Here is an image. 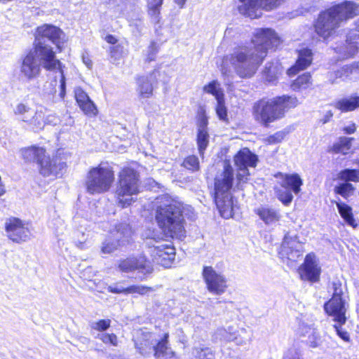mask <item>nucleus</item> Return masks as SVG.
<instances>
[{"label": "nucleus", "instance_id": "13d9d810", "mask_svg": "<svg viewBox=\"0 0 359 359\" xmlns=\"http://www.w3.org/2000/svg\"><path fill=\"white\" fill-rule=\"evenodd\" d=\"M107 291L114 294H126V287L116 284L114 285H109L107 287Z\"/></svg>", "mask_w": 359, "mask_h": 359}, {"label": "nucleus", "instance_id": "bb28decb", "mask_svg": "<svg viewBox=\"0 0 359 359\" xmlns=\"http://www.w3.org/2000/svg\"><path fill=\"white\" fill-rule=\"evenodd\" d=\"M158 72L154 70L149 76H141L137 78V91L144 98L149 97L153 93V83L156 80Z\"/></svg>", "mask_w": 359, "mask_h": 359}, {"label": "nucleus", "instance_id": "20e7f679", "mask_svg": "<svg viewBox=\"0 0 359 359\" xmlns=\"http://www.w3.org/2000/svg\"><path fill=\"white\" fill-rule=\"evenodd\" d=\"M161 200L162 204L158 207L156 214L159 227L172 237L183 236L184 227L181 204L168 196H163Z\"/></svg>", "mask_w": 359, "mask_h": 359}, {"label": "nucleus", "instance_id": "412c9836", "mask_svg": "<svg viewBox=\"0 0 359 359\" xmlns=\"http://www.w3.org/2000/svg\"><path fill=\"white\" fill-rule=\"evenodd\" d=\"M302 244L297 241V237L290 236L289 233L285 235L281 246L280 255L292 262H297L302 255Z\"/></svg>", "mask_w": 359, "mask_h": 359}, {"label": "nucleus", "instance_id": "8fccbe9b", "mask_svg": "<svg viewBox=\"0 0 359 359\" xmlns=\"http://www.w3.org/2000/svg\"><path fill=\"white\" fill-rule=\"evenodd\" d=\"M123 54V47L121 45H116L110 48V57L113 63L118 61Z\"/></svg>", "mask_w": 359, "mask_h": 359}, {"label": "nucleus", "instance_id": "72a5a7b5", "mask_svg": "<svg viewBox=\"0 0 359 359\" xmlns=\"http://www.w3.org/2000/svg\"><path fill=\"white\" fill-rule=\"evenodd\" d=\"M311 85V75L309 73H304L292 81L291 88L294 91H300L310 88Z\"/></svg>", "mask_w": 359, "mask_h": 359}, {"label": "nucleus", "instance_id": "3c124183", "mask_svg": "<svg viewBox=\"0 0 359 359\" xmlns=\"http://www.w3.org/2000/svg\"><path fill=\"white\" fill-rule=\"evenodd\" d=\"M151 288L142 286V285H131L126 287V294L137 293L139 294H144L148 291H150Z\"/></svg>", "mask_w": 359, "mask_h": 359}, {"label": "nucleus", "instance_id": "4c0bfd02", "mask_svg": "<svg viewBox=\"0 0 359 359\" xmlns=\"http://www.w3.org/2000/svg\"><path fill=\"white\" fill-rule=\"evenodd\" d=\"M209 143V134L208 131H198L197 133V145L198 153L201 157H203L204 152Z\"/></svg>", "mask_w": 359, "mask_h": 359}, {"label": "nucleus", "instance_id": "9b49d317", "mask_svg": "<svg viewBox=\"0 0 359 359\" xmlns=\"http://www.w3.org/2000/svg\"><path fill=\"white\" fill-rule=\"evenodd\" d=\"M64 38L65 34L61 29L53 25L44 24L36 29L34 47H45L50 49L53 55H55L53 47L47 42H51L60 48Z\"/></svg>", "mask_w": 359, "mask_h": 359}, {"label": "nucleus", "instance_id": "7c9ffc66", "mask_svg": "<svg viewBox=\"0 0 359 359\" xmlns=\"http://www.w3.org/2000/svg\"><path fill=\"white\" fill-rule=\"evenodd\" d=\"M353 140V137H348L345 136L339 137L337 142L328 147L327 151L329 153L346 155L351 149L352 142Z\"/></svg>", "mask_w": 359, "mask_h": 359}, {"label": "nucleus", "instance_id": "4468645a", "mask_svg": "<svg viewBox=\"0 0 359 359\" xmlns=\"http://www.w3.org/2000/svg\"><path fill=\"white\" fill-rule=\"evenodd\" d=\"M148 245L154 263L165 268L171 266L175 257V249L173 246L153 240H150Z\"/></svg>", "mask_w": 359, "mask_h": 359}, {"label": "nucleus", "instance_id": "de8ad7c7", "mask_svg": "<svg viewBox=\"0 0 359 359\" xmlns=\"http://www.w3.org/2000/svg\"><path fill=\"white\" fill-rule=\"evenodd\" d=\"M96 338L100 339L104 344H110L112 346H118V338L115 334L102 333L98 334Z\"/></svg>", "mask_w": 359, "mask_h": 359}, {"label": "nucleus", "instance_id": "2f4dec72", "mask_svg": "<svg viewBox=\"0 0 359 359\" xmlns=\"http://www.w3.org/2000/svg\"><path fill=\"white\" fill-rule=\"evenodd\" d=\"M46 150L42 147L32 146L22 151L23 158L27 161H36L39 164L45 157Z\"/></svg>", "mask_w": 359, "mask_h": 359}, {"label": "nucleus", "instance_id": "c85d7f7f", "mask_svg": "<svg viewBox=\"0 0 359 359\" xmlns=\"http://www.w3.org/2000/svg\"><path fill=\"white\" fill-rule=\"evenodd\" d=\"M217 337L226 341H235L237 345L246 344L247 339H243L238 334V329L233 326H229L227 329L219 328L216 332Z\"/></svg>", "mask_w": 359, "mask_h": 359}, {"label": "nucleus", "instance_id": "69168bd1", "mask_svg": "<svg viewBox=\"0 0 359 359\" xmlns=\"http://www.w3.org/2000/svg\"><path fill=\"white\" fill-rule=\"evenodd\" d=\"M82 60H83V63L88 67V68H90L91 66H92V61L90 60V59L88 57V56H85V55H83L82 56Z\"/></svg>", "mask_w": 359, "mask_h": 359}, {"label": "nucleus", "instance_id": "39448f33", "mask_svg": "<svg viewBox=\"0 0 359 359\" xmlns=\"http://www.w3.org/2000/svg\"><path fill=\"white\" fill-rule=\"evenodd\" d=\"M234 181V170L229 161H224L223 170L217 172L214 183V201L221 216L232 217L233 205L231 190Z\"/></svg>", "mask_w": 359, "mask_h": 359}, {"label": "nucleus", "instance_id": "49530a36", "mask_svg": "<svg viewBox=\"0 0 359 359\" xmlns=\"http://www.w3.org/2000/svg\"><path fill=\"white\" fill-rule=\"evenodd\" d=\"M302 351L295 346L287 349L283 354V359H304Z\"/></svg>", "mask_w": 359, "mask_h": 359}, {"label": "nucleus", "instance_id": "f704fd0d", "mask_svg": "<svg viewBox=\"0 0 359 359\" xmlns=\"http://www.w3.org/2000/svg\"><path fill=\"white\" fill-rule=\"evenodd\" d=\"M336 205L341 217L345 220V222L348 224L355 226V219L351 207L341 201L336 202Z\"/></svg>", "mask_w": 359, "mask_h": 359}, {"label": "nucleus", "instance_id": "dca6fc26", "mask_svg": "<svg viewBox=\"0 0 359 359\" xmlns=\"http://www.w3.org/2000/svg\"><path fill=\"white\" fill-rule=\"evenodd\" d=\"M326 77L331 84H337L340 81H357L359 80V62H353L329 71Z\"/></svg>", "mask_w": 359, "mask_h": 359}, {"label": "nucleus", "instance_id": "6ab92c4d", "mask_svg": "<svg viewBox=\"0 0 359 359\" xmlns=\"http://www.w3.org/2000/svg\"><path fill=\"white\" fill-rule=\"evenodd\" d=\"M334 50L341 60L353 57L359 50V34L350 30L346 41L337 44Z\"/></svg>", "mask_w": 359, "mask_h": 359}, {"label": "nucleus", "instance_id": "a18cd8bd", "mask_svg": "<svg viewBox=\"0 0 359 359\" xmlns=\"http://www.w3.org/2000/svg\"><path fill=\"white\" fill-rule=\"evenodd\" d=\"M216 113L220 120L225 121L227 116V110L225 107L224 97L217 100Z\"/></svg>", "mask_w": 359, "mask_h": 359}, {"label": "nucleus", "instance_id": "a878e982", "mask_svg": "<svg viewBox=\"0 0 359 359\" xmlns=\"http://www.w3.org/2000/svg\"><path fill=\"white\" fill-rule=\"evenodd\" d=\"M275 177L280 180V184L282 188L287 189L295 194H299L301 191V186L303 184V182L298 174H283L278 172Z\"/></svg>", "mask_w": 359, "mask_h": 359}, {"label": "nucleus", "instance_id": "a211bd4d", "mask_svg": "<svg viewBox=\"0 0 359 359\" xmlns=\"http://www.w3.org/2000/svg\"><path fill=\"white\" fill-rule=\"evenodd\" d=\"M5 228L8 237L13 242L20 243L30 238L31 232L27 225L18 218L8 219L6 222Z\"/></svg>", "mask_w": 359, "mask_h": 359}, {"label": "nucleus", "instance_id": "c03bdc74", "mask_svg": "<svg viewBox=\"0 0 359 359\" xmlns=\"http://www.w3.org/2000/svg\"><path fill=\"white\" fill-rule=\"evenodd\" d=\"M311 334H309L307 344L311 348H316L321 344V337L317 330H311Z\"/></svg>", "mask_w": 359, "mask_h": 359}, {"label": "nucleus", "instance_id": "4d7b16f0", "mask_svg": "<svg viewBox=\"0 0 359 359\" xmlns=\"http://www.w3.org/2000/svg\"><path fill=\"white\" fill-rule=\"evenodd\" d=\"M316 329L313 325H307L305 323H302L299 326V331L302 336L308 337L311 334V330H316Z\"/></svg>", "mask_w": 359, "mask_h": 359}, {"label": "nucleus", "instance_id": "ddd939ff", "mask_svg": "<svg viewBox=\"0 0 359 359\" xmlns=\"http://www.w3.org/2000/svg\"><path fill=\"white\" fill-rule=\"evenodd\" d=\"M133 235V231L127 223H120L116 226V230L112 236L107 237L102 243L101 252L102 254H111L118 247L125 245L130 241Z\"/></svg>", "mask_w": 359, "mask_h": 359}, {"label": "nucleus", "instance_id": "6e6552de", "mask_svg": "<svg viewBox=\"0 0 359 359\" xmlns=\"http://www.w3.org/2000/svg\"><path fill=\"white\" fill-rule=\"evenodd\" d=\"M114 180V175L111 169L102 166L93 168L87 175V191L90 194L106 192L111 187Z\"/></svg>", "mask_w": 359, "mask_h": 359}, {"label": "nucleus", "instance_id": "09e8293b", "mask_svg": "<svg viewBox=\"0 0 359 359\" xmlns=\"http://www.w3.org/2000/svg\"><path fill=\"white\" fill-rule=\"evenodd\" d=\"M111 325V320L102 319L96 322H92L90 326L92 329L97 330L99 332H104L107 330Z\"/></svg>", "mask_w": 359, "mask_h": 359}, {"label": "nucleus", "instance_id": "1a4fd4ad", "mask_svg": "<svg viewBox=\"0 0 359 359\" xmlns=\"http://www.w3.org/2000/svg\"><path fill=\"white\" fill-rule=\"evenodd\" d=\"M332 289V297L325 304L324 309L330 316L333 317L334 322L345 324L346 308L341 283L339 280L333 281Z\"/></svg>", "mask_w": 359, "mask_h": 359}, {"label": "nucleus", "instance_id": "b1692460", "mask_svg": "<svg viewBox=\"0 0 359 359\" xmlns=\"http://www.w3.org/2000/svg\"><path fill=\"white\" fill-rule=\"evenodd\" d=\"M255 212L269 226H276L282 217L280 210L267 205L257 208L255 210Z\"/></svg>", "mask_w": 359, "mask_h": 359}, {"label": "nucleus", "instance_id": "f8f14e48", "mask_svg": "<svg viewBox=\"0 0 359 359\" xmlns=\"http://www.w3.org/2000/svg\"><path fill=\"white\" fill-rule=\"evenodd\" d=\"M13 111L18 120L27 123L34 130L38 131L43 128L45 108L39 107L34 109L29 104L21 102L15 107Z\"/></svg>", "mask_w": 359, "mask_h": 359}, {"label": "nucleus", "instance_id": "5701e85b", "mask_svg": "<svg viewBox=\"0 0 359 359\" xmlns=\"http://www.w3.org/2000/svg\"><path fill=\"white\" fill-rule=\"evenodd\" d=\"M168 333L164 334L163 337L159 340L156 344L154 343L151 344L148 350L144 348L143 346H137L140 353L146 356L154 352L155 357L157 358H159L161 356H164L165 355L169 354V352L173 355L174 353L170 351V348L168 346Z\"/></svg>", "mask_w": 359, "mask_h": 359}, {"label": "nucleus", "instance_id": "7ed1b4c3", "mask_svg": "<svg viewBox=\"0 0 359 359\" xmlns=\"http://www.w3.org/2000/svg\"><path fill=\"white\" fill-rule=\"evenodd\" d=\"M359 15V4L353 1H344L321 12L314 25L316 33L326 39L341 22Z\"/></svg>", "mask_w": 359, "mask_h": 359}, {"label": "nucleus", "instance_id": "0e129e2a", "mask_svg": "<svg viewBox=\"0 0 359 359\" xmlns=\"http://www.w3.org/2000/svg\"><path fill=\"white\" fill-rule=\"evenodd\" d=\"M105 40L107 43L110 44H115L117 41L116 39L111 34H108L106 36Z\"/></svg>", "mask_w": 359, "mask_h": 359}, {"label": "nucleus", "instance_id": "9d476101", "mask_svg": "<svg viewBox=\"0 0 359 359\" xmlns=\"http://www.w3.org/2000/svg\"><path fill=\"white\" fill-rule=\"evenodd\" d=\"M258 156L248 148H243L234 156L233 161L236 168L238 189H243V184H246L250 175L249 168H255L258 162Z\"/></svg>", "mask_w": 359, "mask_h": 359}, {"label": "nucleus", "instance_id": "338daca9", "mask_svg": "<svg viewBox=\"0 0 359 359\" xmlns=\"http://www.w3.org/2000/svg\"><path fill=\"white\" fill-rule=\"evenodd\" d=\"M6 193V188L4 183L0 184V197Z\"/></svg>", "mask_w": 359, "mask_h": 359}, {"label": "nucleus", "instance_id": "c756f323", "mask_svg": "<svg viewBox=\"0 0 359 359\" xmlns=\"http://www.w3.org/2000/svg\"><path fill=\"white\" fill-rule=\"evenodd\" d=\"M332 105L341 112L354 111L359 108V96L351 95L339 99Z\"/></svg>", "mask_w": 359, "mask_h": 359}, {"label": "nucleus", "instance_id": "2eb2a0df", "mask_svg": "<svg viewBox=\"0 0 359 359\" xmlns=\"http://www.w3.org/2000/svg\"><path fill=\"white\" fill-rule=\"evenodd\" d=\"M202 276L206 287L210 293L221 295L226 290L228 287L226 278L222 273L216 271L212 266H203Z\"/></svg>", "mask_w": 359, "mask_h": 359}, {"label": "nucleus", "instance_id": "052dcab7", "mask_svg": "<svg viewBox=\"0 0 359 359\" xmlns=\"http://www.w3.org/2000/svg\"><path fill=\"white\" fill-rule=\"evenodd\" d=\"M356 130V126L355 123H351L349 126H345L343 128V131L345 134L351 135L353 134Z\"/></svg>", "mask_w": 359, "mask_h": 359}, {"label": "nucleus", "instance_id": "473e14b6", "mask_svg": "<svg viewBox=\"0 0 359 359\" xmlns=\"http://www.w3.org/2000/svg\"><path fill=\"white\" fill-rule=\"evenodd\" d=\"M163 2V0H147V13L154 24H158L161 19V9Z\"/></svg>", "mask_w": 359, "mask_h": 359}, {"label": "nucleus", "instance_id": "37998d69", "mask_svg": "<svg viewBox=\"0 0 359 359\" xmlns=\"http://www.w3.org/2000/svg\"><path fill=\"white\" fill-rule=\"evenodd\" d=\"M292 191L287 189H277L276 195L277 198L281 201L285 205H288L291 203L293 199Z\"/></svg>", "mask_w": 359, "mask_h": 359}, {"label": "nucleus", "instance_id": "5fc2aeb1", "mask_svg": "<svg viewBox=\"0 0 359 359\" xmlns=\"http://www.w3.org/2000/svg\"><path fill=\"white\" fill-rule=\"evenodd\" d=\"M336 323L337 324L334 325V327L337 332V335L344 341H349L350 337L348 333L341 327L343 324H339L337 322Z\"/></svg>", "mask_w": 359, "mask_h": 359}, {"label": "nucleus", "instance_id": "58836bf2", "mask_svg": "<svg viewBox=\"0 0 359 359\" xmlns=\"http://www.w3.org/2000/svg\"><path fill=\"white\" fill-rule=\"evenodd\" d=\"M219 83L217 81H212L203 87V90L215 96L216 100L224 97V93L219 88Z\"/></svg>", "mask_w": 359, "mask_h": 359}, {"label": "nucleus", "instance_id": "bf43d9fd", "mask_svg": "<svg viewBox=\"0 0 359 359\" xmlns=\"http://www.w3.org/2000/svg\"><path fill=\"white\" fill-rule=\"evenodd\" d=\"M208 120L205 117H201L198 123V131H208L207 130Z\"/></svg>", "mask_w": 359, "mask_h": 359}, {"label": "nucleus", "instance_id": "ea45409f", "mask_svg": "<svg viewBox=\"0 0 359 359\" xmlns=\"http://www.w3.org/2000/svg\"><path fill=\"white\" fill-rule=\"evenodd\" d=\"M334 192L344 198L351 196L354 191L353 186L348 182H343L334 187Z\"/></svg>", "mask_w": 359, "mask_h": 359}, {"label": "nucleus", "instance_id": "aec40b11", "mask_svg": "<svg viewBox=\"0 0 359 359\" xmlns=\"http://www.w3.org/2000/svg\"><path fill=\"white\" fill-rule=\"evenodd\" d=\"M121 271L128 273L133 271H138L144 276L151 273L153 271L150 262L144 256L130 257L121 260L118 264Z\"/></svg>", "mask_w": 359, "mask_h": 359}, {"label": "nucleus", "instance_id": "f257e3e1", "mask_svg": "<svg viewBox=\"0 0 359 359\" xmlns=\"http://www.w3.org/2000/svg\"><path fill=\"white\" fill-rule=\"evenodd\" d=\"M281 41L270 28L257 30L249 46H238L226 57L236 73L241 78L253 76L267 54L269 49H276Z\"/></svg>", "mask_w": 359, "mask_h": 359}, {"label": "nucleus", "instance_id": "cd10ccee", "mask_svg": "<svg viewBox=\"0 0 359 359\" xmlns=\"http://www.w3.org/2000/svg\"><path fill=\"white\" fill-rule=\"evenodd\" d=\"M75 98L79 107L86 114L93 116L97 114L95 104L82 88L75 89Z\"/></svg>", "mask_w": 359, "mask_h": 359}, {"label": "nucleus", "instance_id": "e433bc0d", "mask_svg": "<svg viewBox=\"0 0 359 359\" xmlns=\"http://www.w3.org/2000/svg\"><path fill=\"white\" fill-rule=\"evenodd\" d=\"M338 177L339 180L345 181V182L349 181L355 182H359V170L344 169L339 172Z\"/></svg>", "mask_w": 359, "mask_h": 359}, {"label": "nucleus", "instance_id": "6e6d98bb", "mask_svg": "<svg viewBox=\"0 0 359 359\" xmlns=\"http://www.w3.org/2000/svg\"><path fill=\"white\" fill-rule=\"evenodd\" d=\"M285 134L283 132H277L275 134L270 135L267 138V141L269 144H276L281 142L284 138Z\"/></svg>", "mask_w": 359, "mask_h": 359}, {"label": "nucleus", "instance_id": "a19ab883", "mask_svg": "<svg viewBox=\"0 0 359 359\" xmlns=\"http://www.w3.org/2000/svg\"><path fill=\"white\" fill-rule=\"evenodd\" d=\"M278 71V65L277 62H267L264 69V74L266 76V80L269 81H273L275 80Z\"/></svg>", "mask_w": 359, "mask_h": 359}, {"label": "nucleus", "instance_id": "774afa93", "mask_svg": "<svg viewBox=\"0 0 359 359\" xmlns=\"http://www.w3.org/2000/svg\"><path fill=\"white\" fill-rule=\"evenodd\" d=\"M352 31H355L359 34V18L355 22V29H351Z\"/></svg>", "mask_w": 359, "mask_h": 359}, {"label": "nucleus", "instance_id": "f03ea898", "mask_svg": "<svg viewBox=\"0 0 359 359\" xmlns=\"http://www.w3.org/2000/svg\"><path fill=\"white\" fill-rule=\"evenodd\" d=\"M41 67L47 71L58 70L60 79V96L63 98L66 92V81L62 70V63L53 55L50 50L38 46L33 48L22 58L20 69V76L27 81H31L38 78L41 72Z\"/></svg>", "mask_w": 359, "mask_h": 359}, {"label": "nucleus", "instance_id": "680f3d73", "mask_svg": "<svg viewBox=\"0 0 359 359\" xmlns=\"http://www.w3.org/2000/svg\"><path fill=\"white\" fill-rule=\"evenodd\" d=\"M332 116H333V113L332 112V111L329 110V111H326L323 118L321 119V121L323 122V124H325V123L329 122Z\"/></svg>", "mask_w": 359, "mask_h": 359}, {"label": "nucleus", "instance_id": "603ef678", "mask_svg": "<svg viewBox=\"0 0 359 359\" xmlns=\"http://www.w3.org/2000/svg\"><path fill=\"white\" fill-rule=\"evenodd\" d=\"M88 238V235L81 231H76L74 233V242L76 245L80 248L83 249L85 247L86 241Z\"/></svg>", "mask_w": 359, "mask_h": 359}, {"label": "nucleus", "instance_id": "e2e57ef3", "mask_svg": "<svg viewBox=\"0 0 359 359\" xmlns=\"http://www.w3.org/2000/svg\"><path fill=\"white\" fill-rule=\"evenodd\" d=\"M151 344H154V343H153L152 341H148V340H145L144 341L141 342V343H140V344L136 343V344H135V346H136V348H137L138 350H139V348H138V347H137V346H143V347H144V348H145V349H147V350H148V349H149V345H150Z\"/></svg>", "mask_w": 359, "mask_h": 359}, {"label": "nucleus", "instance_id": "423d86ee", "mask_svg": "<svg viewBox=\"0 0 359 359\" xmlns=\"http://www.w3.org/2000/svg\"><path fill=\"white\" fill-rule=\"evenodd\" d=\"M298 100L294 96L282 95L273 99H262L253 106L255 119L264 126L283 116L286 109L295 107Z\"/></svg>", "mask_w": 359, "mask_h": 359}, {"label": "nucleus", "instance_id": "4be33fe9", "mask_svg": "<svg viewBox=\"0 0 359 359\" xmlns=\"http://www.w3.org/2000/svg\"><path fill=\"white\" fill-rule=\"evenodd\" d=\"M299 274L302 280L316 282L319 280L320 269L318 266L316 257L313 253L308 254L303 265L299 268Z\"/></svg>", "mask_w": 359, "mask_h": 359}, {"label": "nucleus", "instance_id": "c9c22d12", "mask_svg": "<svg viewBox=\"0 0 359 359\" xmlns=\"http://www.w3.org/2000/svg\"><path fill=\"white\" fill-rule=\"evenodd\" d=\"M192 359H215V353L209 347H195L192 350Z\"/></svg>", "mask_w": 359, "mask_h": 359}, {"label": "nucleus", "instance_id": "f3484780", "mask_svg": "<svg viewBox=\"0 0 359 359\" xmlns=\"http://www.w3.org/2000/svg\"><path fill=\"white\" fill-rule=\"evenodd\" d=\"M63 150L58 149L56 155L52 158L49 157H43L39 163L40 173L45 176L60 177L63 175L66 170V162L62 158Z\"/></svg>", "mask_w": 359, "mask_h": 359}, {"label": "nucleus", "instance_id": "864d4df0", "mask_svg": "<svg viewBox=\"0 0 359 359\" xmlns=\"http://www.w3.org/2000/svg\"><path fill=\"white\" fill-rule=\"evenodd\" d=\"M158 51V49L156 43L151 42V45L148 48L146 61L149 62L154 61L156 58Z\"/></svg>", "mask_w": 359, "mask_h": 359}, {"label": "nucleus", "instance_id": "0eeeda50", "mask_svg": "<svg viewBox=\"0 0 359 359\" xmlns=\"http://www.w3.org/2000/svg\"><path fill=\"white\" fill-rule=\"evenodd\" d=\"M140 192L139 178L137 172L130 168L123 169L118 176V184L116 190L118 204L126 208L134 201L133 196Z\"/></svg>", "mask_w": 359, "mask_h": 359}, {"label": "nucleus", "instance_id": "393cba45", "mask_svg": "<svg viewBox=\"0 0 359 359\" xmlns=\"http://www.w3.org/2000/svg\"><path fill=\"white\" fill-rule=\"evenodd\" d=\"M297 53L298 57L294 65L287 69V74L290 76L295 75L299 70L307 68L313 60L311 49L304 48L297 50Z\"/></svg>", "mask_w": 359, "mask_h": 359}, {"label": "nucleus", "instance_id": "79ce46f5", "mask_svg": "<svg viewBox=\"0 0 359 359\" xmlns=\"http://www.w3.org/2000/svg\"><path fill=\"white\" fill-rule=\"evenodd\" d=\"M182 165L191 172H196L200 169L198 158L195 155H191L185 158Z\"/></svg>", "mask_w": 359, "mask_h": 359}]
</instances>
